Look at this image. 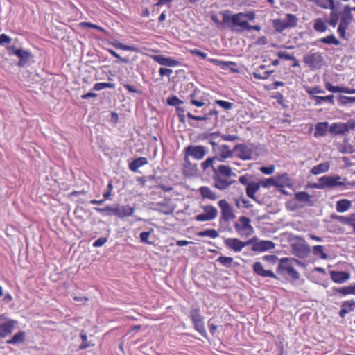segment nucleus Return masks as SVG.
Segmentation results:
<instances>
[{"instance_id": "nucleus-8", "label": "nucleus", "mask_w": 355, "mask_h": 355, "mask_svg": "<svg viewBox=\"0 0 355 355\" xmlns=\"http://www.w3.org/2000/svg\"><path fill=\"white\" fill-rule=\"evenodd\" d=\"M254 145L252 144H239L234 147L236 156L242 160H250L252 158Z\"/></svg>"}, {"instance_id": "nucleus-30", "label": "nucleus", "mask_w": 355, "mask_h": 355, "mask_svg": "<svg viewBox=\"0 0 355 355\" xmlns=\"http://www.w3.org/2000/svg\"><path fill=\"white\" fill-rule=\"evenodd\" d=\"M94 209L97 211L98 213L106 216H116V210H117V206L112 207L111 205H107L105 207L101 208V207H94Z\"/></svg>"}, {"instance_id": "nucleus-49", "label": "nucleus", "mask_w": 355, "mask_h": 355, "mask_svg": "<svg viewBox=\"0 0 355 355\" xmlns=\"http://www.w3.org/2000/svg\"><path fill=\"white\" fill-rule=\"evenodd\" d=\"M216 262L226 268H230L233 263V258L230 257L220 256L216 259Z\"/></svg>"}, {"instance_id": "nucleus-29", "label": "nucleus", "mask_w": 355, "mask_h": 355, "mask_svg": "<svg viewBox=\"0 0 355 355\" xmlns=\"http://www.w3.org/2000/svg\"><path fill=\"white\" fill-rule=\"evenodd\" d=\"M146 157H140L135 159L130 164L129 168L133 172H137L138 168L148 164Z\"/></svg>"}, {"instance_id": "nucleus-62", "label": "nucleus", "mask_w": 355, "mask_h": 355, "mask_svg": "<svg viewBox=\"0 0 355 355\" xmlns=\"http://www.w3.org/2000/svg\"><path fill=\"white\" fill-rule=\"evenodd\" d=\"M80 338L82 339V343L79 347L80 349H85L89 347V344L87 342V336L85 333L82 332L80 334Z\"/></svg>"}, {"instance_id": "nucleus-54", "label": "nucleus", "mask_w": 355, "mask_h": 355, "mask_svg": "<svg viewBox=\"0 0 355 355\" xmlns=\"http://www.w3.org/2000/svg\"><path fill=\"white\" fill-rule=\"evenodd\" d=\"M274 26L276 28V31L278 32H282L284 30L288 28V25L286 24V22L284 19L283 20H281V19L275 20L274 21Z\"/></svg>"}, {"instance_id": "nucleus-58", "label": "nucleus", "mask_w": 355, "mask_h": 355, "mask_svg": "<svg viewBox=\"0 0 355 355\" xmlns=\"http://www.w3.org/2000/svg\"><path fill=\"white\" fill-rule=\"evenodd\" d=\"M153 231V230L151 229L148 232H141L140 234H139V238H140L141 241L142 243H144L150 244L151 242H150L148 241V238H149V236L152 233Z\"/></svg>"}, {"instance_id": "nucleus-64", "label": "nucleus", "mask_w": 355, "mask_h": 355, "mask_svg": "<svg viewBox=\"0 0 355 355\" xmlns=\"http://www.w3.org/2000/svg\"><path fill=\"white\" fill-rule=\"evenodd\" d=\"M251 178V175L249 174H245L244 175H241L239 178V182L245 186H248L251 182H250V179Z\"/></svg>"}, {"instance_id": "nucleus-1", "label": "nucleus", "mask_w": 355, "mask_h": 355, "mask_svg": "<svg viewBox=\"0 0 355 355\" xmlns=\"http://www.w3.org/2000/svg\"><path fill=\"white\" fill-rule=\"evenodd\" d=\"M236 175L229 166L219 165L216 168H213L212 178L214 187L219 190L227 189L234 182V180H231L230 177Z\"/></svg>"}, {"instance_id": "nucleus-11", "label": "nucleus", "mask_w": 355, "mask_h": 355, "mask_svg": "<svg viewBox=\"0 0 355 355\" xmlns=\"http://www.w3.org/2000/svg\"><path fill=\"white\" fill-rule=\"evenodd\" d=\"M231 22L234 25V30L236 32H243L245 31L248 21L244 19L243 12H239L232 15Z\"/></svg>"}, {"instance_id": "nucleus-37", "label": "nucleus", "mask_w": 355, "mask_h": 355, "mask_svg": "<svg viewBox=\"0 0 355 355\" xmlns=\"http://www.w3.org/2000/svg\"><path fill=\"white\" fill-rule=\"evenodd\" d=\"M334 96L332 94L325 96H313V99L315 101V105H320L322 103V102H327V103L334 105Z\"/></svg>"}, {"instance_id": "nucleus-3", "label": "nucleus", "mask_w": 355, "mask_h": 355, "mask_svg": "<svg viewBox=\"0 0 355 355\" xmlns=\"http://www.w3.org/2000/svg\"><path fill=\"white\" fill-rule=\"evenodd\" d=\"M342 178L339 175L329 176L324 175L319 178L318 183H314L311 187L315 189H323L325 188H334L338 186H345V184L340 181Z\"/></svg>"}, {"instance_id": "nucleus-26", "label": "nucleus", "mask_w": 355, "mask_h": 355, "mask_svg": "<svg viewBox=\"0 0 355 355\" xmlns=\"http://www.w3.org/2000/svg\"><path fill=\"white\" fill-rule=\"evenodd\" d=\"M218 150L220 151V155L217 156V161L219 162H224L225 159L232 157L234 152V150H230L226 144L218 146Z\"/></svg>"}, {"instance_id": "nucleus-45", "label": "nucleus", "mask_w": 355, "mask_h": 355, "mask_svg": "<svg viewBox=\"0 0 355 355\" xmlns=\"http://www.w3.org/2000/svg\"><path fill=\"white\" fill-rule=\"evenodd\" d=\"M197 235L201 237L208 236L211 239H216L219 236L218 232L214 229H207L204 231H200L197 233Z\"/></svg>"}, {"instance_id": "nucleus-24", "label": "nucleus", "mask_w": 355, "mask_h": 355, "mask_svg": "<svg viewBox=\"0 0 355 355\" xmlns=\"http://www.w3.org/2000/svg\"><path fill=\"white\" fill-rule=\"evenodd\" d=\"M259 189L260 184L259 182H251L246 187L245 189L247 196L254 200L258 204H261V202L256 198L255 193L259 190Z\"/></svg>"}, {"instance_id": "nucleus-56", "label": "nucleus", "mask_w": 355, "mask_h": 355, "mask_svg": "<svg viewBox=\"0 0 355 355\" xmlns=\"http://www.w3.org/2000/svg\"><path fill=\"white\" fill-rule=\"evenodd\" d=\"M306 92L310 95L311 98L313 99V96H317L315 94H324V91L316 86L307 89Z\"/></svg>"}, {"instance_id": "nucleus-4", "label": "nucleus", "mask_w": 355, "mask_h": 355, "mask_svg": "<svg viewBox=\"0 0 355 355\" xmlns=\"http://www.w3.org/2000/svg\"><path fill=\"white\" fill-rule=\"evenodd\" d=\"M303 62L311 70L320 69L324 64V59L322 54L320 52H313V50L304 55Z\"/></svg>"}, {"instance_id": "nucleus-33", "label": "nucleus", "mask_w": 355, "mask_h": 355, "mask_svg": "<svg viewBox=\"0 0 355 355\" xmlns=\"http://www.w3.org/2000/svg\"><path fill=\"white\" fill-rule=\"evenodd\" d=\"M311 1L323 9L333 10L336 6L334 0H311Z\"/></svg>"}, {"instance_id": "nucleus-38", "label": "nucleus", "mask_w": 355, "mask_h": 355, "mask_svg": "<svg viewBox=\"0 0 355 355\" xmlns=\"http://www.w3.org/2000/svg\"><path fill=\"white\" fill-rule=\"evenodd\" d=\"M313 254L314 256L320 258L321 259H327L328 255L324 251V247L320 245H314L313 247Z\"/></svg>"}, {"instance_id": "nucleus-2", "label": "nucleus", "mask_w": 355, "mask_h": 355, "mask_svg": "<svg viewBox=\"0 0 355 355\" xmlns=\"http://www.w3.org/2000/svg\"><path fill=\"white\" fill-rule=\"evenodd\" d=\"M277 272L279 275L293 280H297L300 278L299 272L294 268L291 260L287 257L282 258L279 260Z\"/></svg>"}, {"instance_id": "nucleus-51", "label": "nucleus", "mask_w": 355, "mask_h": 355, "mask_svg": "<svg viewBox=\"0 0 355 355\" xmlns=\"http://www.w3.org/2000/svg\"><path fill=\"white\" fill-rule=\"evenodd\" d=\"M286 22V24L288 25V28L295 27L297 25V19L295 15L293 14H287L286 15V19H284Z\"/></svg>"}, {"instance_id": "nucleus-16", "label": "nucleus", "mask_w": 355, "mask_h": 355, "mask_svg": "<svg viewBox=\"0 0 355 355\" xmlns=\"http://www.w3.org/2000/svg\"><path fill=\"white\" fill-rule=\"evenodd\" d=\"M183 174L186 177H193L198 175V165L196 164L191 163L189 159L187 157H184L183 164Z\"/></svg>"}, {"instance_id": "nucleus-6", "label": "nucleus", "mask_w": 355, "mask_h": 355, "mask_svg": "<svg viewBox=\"0 0 355 355\" xmlns=\"http://www.w3.org/2000/svg\"><path fill=\"white\" fill-rule=\"evenodd\" d=\"M190 318L194 325V329L203 337L207 338V334L204 325V318L200 314L198 308L193 309L190 311Z\"/></svg>"}, {"instance_id": "nucleus-36", "label": "nucleus", "mask_w": 355, "mask_h": 355, "mask_svg": "<svg viewBox=\"0 0 355 355\" xmlns=\"http://www.w3.org/2000/svg\"><path fill=\"white\" fill-rule=\"evenodd\" d=\"M199 191L203 198H208L212 200L217 198L216 193L208 187L202 186L200 187Z\"/></svg>"}, {"instance_id": "nucleus-23", "label": "nucleus", "mask_w": 355, "mask_h": 355, "mask_svg": "<svg viewBox=\"0 0 355 355\" xmlns=\"http://www.w3.org/2000/svg\"><path fill=\"white\" fill-rule=\"evenodd\" d=\"M224 244L226 248L234 252H240L243 249L242 241L237 238H226L224 239Z\"/></svg>"}, {"instance_id": "nucleus-14", "label": "nucleus", "mask_w": 355, "mask_h": 355, "mask_svg": "<svg viewBox=\"0 0 355 355\" xmlns=\"http://www.w3.org/2000/svg\"><path fill=\"white\" fill-rule=\"evenodd\" d=\"M292 251L293 254L302 259L308 257L311 252L309 245L304 241L293 244Z\"/></svg>"}, {"instance_id": "nucleus-25", "label": "nucleus", "mask_w": 355, "mask_h": 355, "mask_svg": "<svg viewBox=\"0 0 355 355\" xmlns=\"http://www.w3.org/2000/svg\"><path fill=\"white\" fill-rule=\"evenodd\" d=\"M355 309V301L354 300H349L343 301L341 304V309L338 313L340 318H345V316L353 311Z\"/></svg>"}, {"instance_id": "nucleus-44", "label": "nucleus", "mask_w": 355, "mask_h": 355, "mask_svg": "<svg viewBox=\"0 0 355 355\" xmlns=\"http://www.w3.org/2000/svg\"><path fill=\"white\" fill-rule=\"evenodd\" d=\"M320 41L326 44H332L338 46L340 42L335 37L334 34L329 35L325 37L320 39Z\"/></svg>"}, {"instance_id": "nucleus-57", "label": "nucleus", "mask_w": 355, "mask_h": 355, "mask_svg": "<svg viewBox=\"0 0 355 355\" xmlns=\"http://www.w3.org/2000/svg\"><path fill=\"white\" fill-rule=\"evenodd\" d=\"M338 99L340 101V104L342 105H347L355 103V96L350 97L345 96H339Z\"/></svg>"}, {"instance_id": "nucleus-22", "label": "nucleus", "mask_w": 355, "mask_h": 355, "mask_svg": "<svg viewBox=\"0 0 355 355\" xmlns=\"http://www.w3.org/2000/svg\"><path fill=\"white\" fill-rule=\"evenodd\" d=\"M275 243L271 241H260L255 243L252 246V250L254 252H266L274 249Z\"/></svg>"}, {"instance_id": "nucleus-60", "label": "nucleus", "mask_w": 355, "mask_h": 355, "mask_svg": "<svg viewBox=\"0 0 355 355\" xmlns=\"http://www.w3.org/2000/svg\"><path fill=\"white\" fill-rule=\"evenodd\" d=\"M325 87L329 92H331L333 93H336V92L342 93V90H343V87L334 86L329 82L325 83Z\"/></svg>"}, {"instance_id": "nucleus-35", "label": "nucleus", "mask_w": 355, "mask_h": 355, "mask_svg": "<svg viewBox=\"0 0 355 355\" xmlns=\"http://www.w3.org/2000/svg\"><path fill=\"white\" fill-rule=\"evenodd\" d=\"M336 218L341 223L353 227L355 232V214H350L348 216H337Z\"/></svg>"}, {"instance_id": "nucleus-50", "label": "nucleus", "mask_w": 355, "mask_h": 355, "mask_svg": "<svg viewBox=\"0 0 355 355\" xmlns=\"http://www.w3.org/2000/svg\"><path fill=\"white\" fill-rule=\"evenodd\" d=\"M217 160V156H214L212 157H208L205 161H204L201 164L202 168L204 171H205L208 168H215L214 166V161Z\"/></svg>"}, {"instance_id": "nucleus-55", "label": "nucleus", "mask_w": 355, "mask_h": 355, "mask_svg": "<svg viewBox=\"0 0 355 355\" xmlns=\"http://www.w3.org/2000/svg\"><path fill=\"white\" fill-rule=\"evenodd\" d=\"M215 103L225 110H231L233 107V103L223 100H216Z\"/></svg>"}, {"instance_id": "nucleus-43", "label": "nucleus", "mask_w": 355, "mask_h": 355, "mask_svg": "<svg viewBox=\"0 0 355 355\" xmlns=\"http://www.w3.org/2000/svg\"><path fill=\"white\" fill-rule=\"evenodd\" d=\"M25 339V333L24 331H19L15 334L13 337L7 340L8 344H17L23 343Z\"/></svg>"}, {"instance_id": "nucleus-42", "label": "nucleus", "mask_w": 355, "mask_h": 355, "mask_svg": "<svg viewBox=\"0 0 355 355\" xmlns=\"http://www.w3.org/2000/svg\"><path fill=\"white\" fill-rule=\"evenodd\" d=\"M273 73V71H260V69H257L256 71L253 72V77L258 80H266Z\"/></svg>"}, {"instance_id": "nucleus-31", "label": "nucleus", "mask_w": 355, "mask_h": 355, "mask_svg": "<svg viewBox=\"0 0 355 355\" xmlns=\"http://www.w3.org/2000/svg\"><path fill=\"white\" fill-rule=\"evenodd\" d=\"M329 123L327 122H319L315 125L314 132L315 137H324L327 135Z\"/></svg>"}, {"instance_id": "nucleus-28", "label": "nucleus", "mask_w": 355, "mask_h": 355, "mask_svg": "<svg viewBox=\"0 0 355 355\" xmlns=\"http://www.w3.org/2000/svg\"><path fill=\"white\" fill-rule=\"evenodd\" d=\"M329 132L335 135H344L347 132V128L345 123H334L329 128Z\"/></svg>"}, {"instance_id": "nucleus-61", "label": "nucleus", "mask_w": 355, "mask_h": 355, "mask_svg": "<svg viewBox=\"0 0 355 355\" xmlns=\"http://www.w3.org/2000/svg\"><path fill=\"white\" fill-rule=\"evenodd\" d=\"M176 111H177V115L179 118L180 121L182 123H184L186 121V116L184 114L185 109L182 107H177Z\"/></svg>"}, {"instance_id": "nucleus-13", "label": "nucleus", "mask_w": 355, "mask_h": 355, "mask_svg": "<svg viewBox=\"0 0 355 355\" xmlns=\"http://www.w3.org/2000/svg\"><path fill=\"white\" fill-rule=\"evenodd\" d=\"M337 293L343 296H346L347 295H355V285H350L344 287H332L329 291H327V296L334 297Z\"/></svg>"}, {"instance_id": "nucleus-48", "label": "nucleus", "mask_w": 355, "mask_h": 355, "mask_svg": "<svg viewBox=\"0 0 355 355\" xmlns=\"http://www.w3.org/2000/svg\"><path fill=\"white\" fill-rule=\"evenodd\" d=\"M157 205L162 207L159 209V211L164 214L169 215L173 214L174 211L173 207L169 206L166 202H160L157 203Z\"/></svg>"}, {"instance_id": "nucleus-20", "label": "nucleus", "mask_w": 355, "mask_h": 355, "mask_svg": "<svg viewBox=\"0 0 355 355\" xmlns=\"http://www.w3.org/2000/svg\"><path fill=\"white\" fill-rule=\"evenodd\" d=\"M153 60L161 65L166 67H177L180 64V62L171 57H165L162 55L153 56Z\"/></svg>"}, {"instance_id": "nucleus-63", "label": "nucleus", "mask_w": 355, "mask_h": 355, "mask_svg": "<svg viewBox=\"0 0 355 355\" xmlns=\"http://www.w3.org/2000/svg\"><path fill=\"white\" fill-rule=\"evenodd\" d=\"M107 51L114 58H117L120 62H122L123 63H128L129 59L128 58H121L115 51L108 49Z\"/></svg>"}, {"instance_id": "nucleus-21", "label": "nucleus", "mask_w": 355, "mask_h": 355, "mask_svg": "<svg viewBox=\"0 0 355 355\" xmlns=\"http://www.w3.org/2000/svg\"><path fill=\"white\" fill-rule=\"evenodd\" d=\"M7 49L8 51H12L15 55L20 58V60L18 62V66L19 67L24 66L31 56L30 53L23 49H17L15 46H10Z\"/></svg>"}, {"instance_id": "nucleus-41", "label": "nucleus", "mask_w": 355, "mask_h": 355, "mask_svg": "<svg viewBox=\"0 0 355 355\" xmlns=\"http://www.w3.org/2000/svg\"><path fill=\"white\" fill-rule=\"evenodd\" d=\"M209 62L214 63V64L220 67L223 69H227L231 65H236V64L233 62L229 61H223L218 59L210 58L209 59Z\"/></svg>"}, {"instance_id": "nucleus-19", "label": "nucleus", "mask_w": 355, "mask_h": 355, "mask_svg": "<svg viewBox=\"0 0 355 355\" xmlns=\"http://www.w3.org/2000/svg\"><path fill=\"white\" fill-rule=\"evenodd\" d=\"M330 277L331 280L336 284H343L350 279V274L345 271H330Z\"/></svg>"}, {"instance_id": "nucleus-46", "label": "nucleus", "mask_w": 355, "mask_h": 355, "mask_svg": "<svg viewBox=\"0 0 355 355\" xmlns=\"http://www.w3.org/2000/svg\"><path fill=\"white\" fill-rule=\"evenodd\" d=\"M313 28L316 31L320 32V33H324L327 29V26L326 24L320 18H318L315 21Z\"/></svg>"}, {"instance_id": "nucleus-18", "label": "nucleus", "mask_w": 355, "mask_h": 355, "mask_svg": "<svg viewBox=\"0 0 355 355\" xmlns=\"http://www.w3.org/2000/svg\"><path fill=\"white\" fill-rule=\"evenodd\" d=\"M252 268L254 272L260 277L278 279L272 271L265 270L261 262H255L252 266Z\"/></svg>"}, {"instance_id": "nucleus-40", "label": "nucleus", "mask_w": 355, "mask_h": 355, "mask_svg": "<svg viewBox=\"0 0 355 355\" xmlns=\"http://www.w3.org/2000/svg\"><path fill=\"white\" fill-rule=\"evenodd\" d=\"M112 45L116 49L123 50V51H130L133 52H137V49L133 46H129L124 44H122L118 41H114L111 43Z\"/></svg>"}, {"instance_id": "nucleus-32", "label": "nucleus", "mask_w": 355, "mask_h": 355, "mask_svg": "<svg viewBox=\"0 0 355 355\" xmlns=\"http://www.w3.org/2000/svg\"><path fill=\"white\" fill-rule=\"evenodd\" d=\"M352 207V202L347 199H342L336 202V209L339 213L347 211Z\"/></svg>"}, {"instance_id": "nucleus-9", "label": "nucleus", "mask_w": 355, "mask_h": 355, "mask_svg": "<svg viewBox=\"0 0 355 355\" xmlns=\"http://www.w3.org/2000/svg\"><path fill=\"white\" fill-rule=\"evenodd\" d=\"M294 200L297 201L299 205H294L292 210L297 208L312 207L314 205V201L312 200V196L306 191H298L295 193Z\"/></svg>"}, {"instance_id": "nucleus-15", "label": "nucleus", "mask_w": 355, "mask_h": 355, "mask_svg": "<svg viewBox=\"0 0 355 355\" xmlns=\"http://www.w3.org/2000/svg\"><path fill=\"white\" fill-rule=\"evenodd\" d=\"M202 112L204 113L202 116L193 115L191 112H188L187 114V116L192 120L198 121H207L213 116H215L216 120L218 119V112L215 109H211L209 112H206V109L204 108Z\"/></svg>"}, {"instance_id": "nucleus-10", "label": "nucleus", "mask_w": 355, "mask_h": 355, "mask_svg": "<svg viewBox=\"0 0 355 355\" xmlns=\"http://www.w3.org/2000/svg\"><path fill=\"white\" fill-rule=\"evenodd\" d=\"M218 206L221 209L220 223L223 221L229 222L235 218L236 215L234 214L233 208L226 200H219Z\"/></svg>"}, {"instance_id": "nucleus-52", "label": "nucleus", "mask_w": 355, "mask_h": 355, "mask_svg": "<svg viewBox=\"0 0 355 355\" xmlns=\"http://www.w3.org/2000/svg\"><path fill=\"white\" fill-rule=\"evenodd\" d=\"M105 88H115V85L110 83H97L94 86V89L96 91H101Z\"/></svg>"}, {"instance_id": "nucleus-5", "label": "nucleus", "mask_w": 355, "mask_h": 355, "mask_svg": "<svg viewBox=\"0 0 355 355\" xmlns=\"http://www.w3.org/2000/svg\"><path fill=\"white\" fill-rule=\"evenodd\" d=\"M250 219L242 216L239 218L238 222L234 224V228L241 236L248 237L254 233V228L250 224Z\"/></svg>"}, {"instance_id": "nucleus-34", "label": "nucleus", "mask_w": 355, "mask_h": 355, "mask_svg": "<svg viewBox=\"0 0 355 355\" xmlns=\"http://www.w3.org/2000/svg\"><path fill=\"white\" fill-rule=\"evenodd\" d=\"M330 164L329 162H323L320 163L316 166H314L311 170V173L313 175H318L322 173H326L329 170Z\"/></svg>"}, {"instance_id": "nucleus-12", "label": "nucleus", "mask_w": 355, "mask_h": 355, "mask_svg": "<svg viewBox=\"0 0 355 355\" xmlns=\"http://www.w3.org/2000/svg\"><path fill=\"white\" fill-rule=\"evenodd\" d=\"M217 209L211 205L204 207V213L200 214L195 216L197 221H208L214 219L217 216Z\"/></svg>"}, {"instance_id": "nucleus-53", "label": "nucleus", "mask_w": 355, "mask_h": 355, "mask_svg": "<svg viewBox=\"0 0 355 355\" xmlns=\"http://www.w3.org/2000/svg\"><path fill=\"white\" fill-rule=\"evenodd\" d=\"M259 183L260 184V187H263L264 188H268L271 186L277 185V181L273 178L264 179L263 180L260 181Z\"/></svg>"}, {"instance_id": "nucleus-47", "label": "nucleus", "mask_w": 355, "mask_h": 355, "mask_svg": "<svg viewBox=\"0 0 355 355\" xmlns=\"http://www.w3.org/2000/svg\"><path fill=\"white\" fill-rule=\"evenodd\" d=\"M352 20V15H342L340 17V22L339 26L347 28Z\"/></svg>"}, {"instance_id": "nucleus-59", "label": "nucleus", "mask_w": 355, "mask_h": 355, "mask_svg": "<svg viewBox=\"0 0 355 355\" xmlns=\"http://www.w3.org/2000/svg\"><path fill=\"white\" fill-rule=\"evenodd\" d=\"M167 103L171 106H178L183 103V101L179 99L177 96H173L167 98Z\"/></svg>"}, {"instance_id": "nucleus-17", "label": "nucleus", "mask_w": 355, "mask_h": 355, "mask_svg": "<svg viewBox=\"0 0 355 355\" xmlns=\"http://www.w3.org/2000/svg\"><path fill=\"white\" fill-rule=\"evenodd\" d=\"M15 322L7 320L3 316H0V338H5L11 334L14 329Z\"/></svg>"}, {"instance_id": "nucleus-39", "label": "nucleus", "mask_w": 355, "mask_h": 355, "mask_svg": "<svg viewBox=\"0 0 355 355\" xmlns=\"http://www.w3.org/2000/svg\"><path fill=\"white\" fill-rule=\"evenodd\" d=\"M340 15V12L336 10V6L334 9L331 10L330 17L328 21L329 24L332 27H335L338 24Z\"/></svg>"}, {"instance_id": "nucleus-7", "label": "nucleus", "mask_w": 355, "mask_h": 355, "mask_svg": "<svg viewBox=\"0 0 355 355\" xmlns=\"http://www.w3.org/2000/svg\"><path fill=\"white\" fill-rule=\"evenodd\" d=\"M207 154L206 147L202 145H189L184 148V157H193L196 160L202 159Z\"/></svg>"}, {"instance_id": "nucleus-27", "label": "nucleus", "mask_w": 355, "mask_h": 355, "mask_svg": "<svg viewBox=\"0 0 355 355\" xmlns=\"http://www.w3.org/2000/svg\"><path fill=\"white\" fill-rule=\"evenodd\" d=\"M134 211V207L130 205H117L116 216L119 218L131 216L133 214Z\"/></svg>"}]
</instances>
